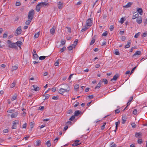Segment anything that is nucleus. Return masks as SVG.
Returning <instances> with one entry per match:
<instances>
[{
  "label": "nucleus",
  "mask_w": 147,
  "mask_h": 147,
  "mask_svg": "<svg viewBox=\"0 0 147 147\" xmlns=\"http://www.w3.org/2000/svg\"><path fill=\"white\" fill-rule=\"evenodd\" d=\"M95 42V40L94 38H92V39L91 41L90 42V45H93Z\"/></svg>",
  "instance_id": "f704fd0d"
},
{
  "label": "nucleus",
  "mask_w": 147,
  "mask_h": 147,
  "mask_svg": "<svg viewBox=\"0 0 147 147\" xmlns=\"http://www.w3.org/2000/svg\"><path fill=\"white\" fill-rule=\"evenodd\" d=\"M15 86V83H13L10 85V87L11 88L14 87Z\"/></svg>",
  "instance_id": "052dcab7"
},
{
  "label": "nucleus",
  "mask_w": 147,
  "mask_h": 147,
  "mask_svg": "<svg viewBox=\"0 0 147 147\" xmlns=\"http://www.w3.org/2000/svg\"><path fill=\"white\" fill-rule=\"evenodd\" d=\"M14 110H8L7 111V112L8 113H11L14 112Z\"/></svg>",
  "instance_id": "603ef678"
},
{
  "label": "nucleus",
  "mask_w": 147,
  "mask_h": 147,
  "mask_svg": "<svg viewBox=\"0 0 147 147\" xmlns=\"http://www.w3.org/2000/svg\"><path fill=\"white\" fill-rule=\"evenodd\" d=\"M27 123H25L23 125L22 128H26V127Z\"/></svg>",
  "instance_id": "4d7b16f0"
},
{
  "label": "nucleus",
  "mask_w": 147,
  "mask_h": 147,
  "mask_svg": "<svg viewBox=\"0 0 147 147\" xmlns=\"http://www.w3.org/2000/svg\"><path fill=\"white\" fill-rule=\"evenodd\" d=\"M140 32H138L137 33H136L135 35L134 36V37L136 38H137L140 35Z\"/></svg>",
  "instance_id": "79ce46f5"
},
{
  "label": "nucleus",
  "mask_w": 147,
  "mask_h": 147,
  "mask_svg": "<svg viewBox=\"0 0 147 147\" xmlns=\"http://www.w3.org/2000/svg\"><path fill=\"white\" fill-rule=\"evenodd\" d=\"M80 113V112L79 111H75L74 113L75 116H77L79 115Z\"/></svg>",
  "instance_id": "a878e982"
},
{
  "label": "nucleus",
  "mask_w": 147,
  "mask_h": 147,
  "mask_svg": "<svg viewBox=\"0 0 147 147\" xmlns=\"http://www.w3.org/2000/svg\"><path fill=\"white\" fill-rule=\"evenodd\" d=\"M50 95L48 94H46L43 95V97H45L44 99H47L49 97Z\"/></svg>",
  "instance_id": "7c9ffc66"
},
{
  "label": "nucleus",
  "mask_w": 147,
  "mask_h": 147,
  "mask_svg": "<svg viewBox=\"0 0 147 147\" xmlns=\"http://www.w3.org/2000/svg\"><path fill=\"white\" fill-rule=\"evenodd\" d=\"M32 20H27L26 22V25H29L31 22Z\"/></svg>",
  "instance_id": "4c0bfd02"
},
{
  "label": "nucleus",
  "mask_w": 147,
  "mask_h": 147,
  "mask_svg": "<svg viewBox=\"0 0 147 147\" xmlns=\"http://www.w3.org/2000/svg\"><path fill=\"white\" fill-rule=\"evenodd\" d=\"M16 33L17 35L20 34L22 32L21 27L20 26L18 27L16 30Z\"/></svg>",
  "instance_id": "6e6552de"
},
{
  "label": "nucleus",
  "mask_w": 147,
  "mask_h": 147,
  "mask_svg": "<svg viewBox=\"0 0 147 147\" xmlns=\"http://www.w3.org/2000/svg\"><path fill=\"white\" fill-rule=\"evenodd\" d=\"M119 109H117L115 111V113H118L120 112Z\"/></svg>",
  "instance_id": "680f3d73"
},
{
  "label": "nucleus",
  "mask_w": 147,
  "mask_h": 147,
  "mask_svg": "<svg viewBox=\"0 0 147 147\" xmlns=\"http://www.w3.org/2000/svg\"><path fill=\"white\" fill-rule=\"evenodd\" d=\"M92 24V20L91 18H89L87 20L86 25L89 27L91 26Z\"/></svg>",
  "instance_id": "39448f33"
},
{
  "label": "nucleus",
  "mask_w": 147,
  "mask_h": 147,
  "mask_svg": "<svg viewBox=\"0 0 147 147\" xmlns=\"http://www.w3.org/2000/svg\"><path fill=\"white\" fill-rule=\"evenodd\" d=\"M66 49V48L65 47H63L60 50L61 52H62L65 51Z\"/></svg>",
  "instance_id": "ea45409f"
},
{
  "label": "nucleus",
  "mask_w": 147,
  "mask_h": 147,
  "mask_svg": "<svg viewBox=\"0 0 147 147\" xmlns=\"http://www.w3.org/2000/svg\"><path fill=\"white\" fill-rule=\"evenodd\" d=\"M139 14L138 13H136L135 14H134L132 16V19H135L136 18H137L139 17Z\"/></svg>",
  "instance_id": "a211bd4d"
},
{
  "label": "nucleus",
  "mask_w": 147,
  "mask_h": 147,
  "mask_svg": "<svg viewBox=\"0 0 147 147\" xmlns=\"http://www.w3.org/2000/svg\"><path fill=\"white\" fill-rule=\"evenodd\" d=\"M17 95L16 94H14L13 95L11 99L13 101L16 100L17 97Z\"/></svg>",
  "instance_id": "2f4dec72"
},
{
  "label": "nucleus",
  "mask_w": 147,
  "mask_h": 147,
  "mask_svg": "<svg viewBox=\"0 0 147 147\" xmlns=\"http://www.w3.org/2000/svg\"><path fill=\"white\" fill-rule=\"evenodd\" d=\"M126 121V118L125 116L122 117V123L123 124H124Z\"/></svg>",
  "instance_id": "4be33fe9"
},
{
  "label": "nucleus",
  "mask_w": 147,
  "mask_h": 147,
  "mask_svg": "<svg viewBox=\"0 0 147 147\" xmlns=\"http://www.w3.org/2000/svg\"><path fill=\"white\" fill-rule=\"evenodd\" d=\"M110 147H117L116 144L114 142H112L110 144Z\"/></svg>",
  "instance_id": "393cba45"
},
{
  "label": "nucleus",
  "mask_w": 147,
  "mask_h": 147,
  "mask_svg": "<svg viewBox=\"0 0 147 147\" xmlns=\"http://www.w3.org/2000/svg\"><path fill=\"white\" fill-rule=\"evenodd\" d=\"M67 48L69 50V51L73 49V46L72 45H71V46H69Z\"/></svg>",
  "instance_id": "13d9d810"
},
{
  "label": "nucleus",
  "mask_w": 147,
  "mask_h": 147,
  "mask_svg": "<svg viewBox=\"0 0 147 147\" xmlns=\"http://www.w3.org/2000/svg\"><path fill=\"white\" fill-rule=\"evenodd\" d=\"M114 28V27L113 26L111 25V26L110 28V31H111L113 30Z\"/></svg>",
  "instance_id": "69168bd1"
},
{
  "label": "nucleus",
  "mask_w": 147,
  "mask_h": 147,
  "mask_svg": "<svg viewBox=\"0 0 147 147\" xmlns=\"http://www.w3.org/2000/svg\"><path fill=\"white\" fill-rule=\"evenodd\" d=\"M18 114V112H15L12 113L11 115V118H16L17 117Z\"/></svg>",
  "instance_id": "9b49d317"
},
{
  "label": "nucleus",
  "mask_w": 147,
  "mask_h": 147,
  "mask_svg": "<svg viewBox=\"0 0 147 147\" xmlns=\"http://www.w3.org/2000/svg\"><path fill=\"white\" fill-rule=\"evenodd\" d=\"M79 85L78 84H76L74 86L75 89L77 90L79 88Z\"/></svg>",
  "instance_id": "09e8293b"
},
{
  "label": "nucleus",
  "mask_w": 147,
  "mask_h": 147,
  "mask_svg": "<svg viewBox=\"0 0 147 147\" xmlns=\"http://www.w3.org/2000/svg\"><path fill=\"white\" fill-rule=\"evenodd\" d=\"M137 23L138 24L141 23L142 22V18L141 16L138 17L136 20Z\"/></svg>",
  "instance_id": "1a4fd4ad"
},
{
  "label": "nucleus",
  "mask_w": 147,
  "mask_h": 147,
  "mask_svg": "<svg viewBox=\"0 0 147 147\" xmlns=\"http://www.w3.org/2000/svg\"><path fill=\"white\" fill-rule=\"evenodd\" d=\"M132 4V3L129 2L126 5L123 6V7L126 8H127L131 6Z\"/></svg>",
  "instance_id": "dca6fc26"
},
{
  "label": "nucleus",
  "mask_w": 147,
  "mask_h": 147,
  "mask_svg": "<svg viewBox=\"0 0 147 147\" xmlns=\"http://www.w3.org/2000/svg\"><path fill=\"white\" fill-rule=\"evenodd\" d=\"M118 77V76L117 75H115L113 77V78L111 80V81L113 80H116Z\"/></svg>",
  "instance_id": "c85d7f7f"
},
{
  "label": "nucleus",
  "mask_w": 147,
  "mask_h": 147,
  "mask_svg": "<svg viewBox=\"0 0 147 147\" xmlns=\"http://www.w3.org/2000/svg\"><path fill=\"white\" fill-rule=\"evenodd\" d=\"M103 82H104L105 84H107L108 83V81L106 79L103 80Z\"/></svg>",
  "instance_id": "bf43d9fd"
},
{
  "label": "nucleus",
  "mask_w": 147,
  "mask_h": 147,
  "mask_svg": "<svg viewBox=\"0 0 147 147\" xmlns=\"http://www.w3.org/2000/svg\"><path fill=\"white\" fill-rule=\"evenodd\" d=\"M78 40V39H76L75 40L73 45L74 46V48L75 47V46L77 45Z\"/></svg>",
  "instance_id": "cd10ccee"
},
{
  "label": "nucleus",
  "mask_w": 147,
  "mask_h": 147,
  "mask_svg": "<svg viewBox=\"0 0 147 147\" xmlns=\"http://www.w3.org/2000/svg\"><path fill=\"white\" fill-rule=\"evenodd\" d=\"M45 58H46V56H40L39 57V59L40 60H42L44 59Z\"/></svg>",
  "instance_id": "e433bc0d"
},
{
  "label": "nucleus",
  "mask_w": 147,
  "mask_h": 147,
  "mask_svg": "<svg viewBox=\"0 0 147 147\" xmlns=\"http://www.w3.org/2000/svg\"><path fill=\"white\" fill-rule=\"evenodd\" d=\"M64 85L66 88H61L58 90V92L60 94H63L64 93L68 92L70 90L69 87L67 84Z\"/></svg>",
  "instance_id": "f257e3e1"
},
{
  "label": "nucleus",
  "mask_w": 147,
  "mask_h": 147,
  "mask_svg": "<svg viewBox=\"0 0 147 147\" xmlns=\"http://www.w3.org/2000/svg\"><path fill=\"white\" fill-rule=\"evenodd\" d=\"M59 64V61L58 60H57L56 61V62L55 63V66H58V65Z\"/></svg>",
  "instance_id": "e2e57ef3"
},
{
  "label": "nucleus",
  "mask_w": 147,
  "mask_h": 147,
  "mask_svg": "<svg viewBox=\"0 0 147 147\" xmlns=\"http://www.w3.org/2000/svg\"><path fill=\"white\" fill-rule=\"evenodd\" d=\"M20 3L19 1H17L16 3V6H20Z\"/></svg>",
  "instance_id": "6e6d98bb"
},
{
  "label": "nucleus",
  "mask_w": 147,
  "mask_h": 147,
  "mask_svg": "<svg viewBox=\"0 0 147 147\" xmlns=\"http://www.w3.org/2000/svg\"><path fill=\"white\" fill-rule=\"evenodd\" d=\"M19 121L18 120H16L13 122V125L12 127V129H16L17 124H19Z\"/></svg>",
  "instance_id": "0eeeda50"
},
{
  "label": "nucleus",
  "mask_w": 147,
  "mask_h": 147,
  "mask_svg": "<svg viewBox=\"0 0 147 147\" xmlns=\"http://www.w3.org/2000/svg\"><path fill=\"white\" fill-rule=\"evenodd\" d=\"M44 108L45 107L44 106H40L38 108V109L41 111H42L43 110Z\"/></svg>",
  "instance_id": "a19ab883"
},
{
  "label": "nucleus",
  "mask_w": 147,
  "mask_h": 147,
  "mask_svg": "<svg viewBox=\"0 0 147 147\" xmlns=\"http://www.w3.org/2000/svg\"><path fill=\"white\" fill-rule=\"evenodd\" d=\"M41 141L40 140H38L36 142V145L39 146L40 145Z\"/></svg>",
  "instance_id": "473e14b6"
},
{
  "label": "nucleus",
  "mask_w": 147,
  "mask_h": 147,
  "mask_svg": "<svg viewBox=\"0 0 147 147\" xmlns=\"http://www.w3.org/2000/svg\"><path fill=\"white\" fill-rule=\"evenodd\" d=\"M63 6V4L61 1L59 2L58 4V8L59 9H61Z\"/></svg>",
  "instance_id": "4468645a"
},
{
  "label": "nucleus",
  "mask_w": 147,
  "mask_h": 147,
  "mask_svg": "<svg viewBox=\"0 0 147 147\" xmlns=\"http://www.w3.org/2000/svg\"><path fill=\"white\" fill-rule=\"evenodd\" d=\"M133 99V97H131L130 98V100H129L128 101V102H127V106L129 105L131 103V102L132 101Z\"/></svg>",
  "instance_id": "c756f323"
},
{
  "label": "nucleus",
  "mask_w": 147,
  "mask_h": 147,
  "mask_svg": "<svg viewBox=\"0 0 147 147\" xmlns=\"http://www.w3.org/2000/svg\"><path fill=\"white\" fill-rule=\"evenodd\" d=\"M142 134L141 133H136L135 134V136L136 138H139L140 136H142Z\"/></svg>",
  "instance_id": "5701e85b"
},
{
  "label": "nucleus",
  "mask_w": 147,
  "mask_h": 147,
  "mask_svg": "<svg viewBox=\"0 0 147 147\" xmlns=\"http://www.w3.org/2000/svg\"><path fill=\"white\" fill-rule=\"evenodd\" d=\"M137 11L138 12L139 14L142 15L143 14V11L141 8L138 7L136 9Z\"/></svg>",
  "instance_id": "f8f14e48"
},
{
  "label": "nucleus",
  "mask_w": 147,
  "mask_h": 147,
  "mask_svg": "<svg viewBox=\"0 0 147 147\" xmlns=\"http://www.w3.org/2000/svg\"><path fill=\"white\" fill-rule=\"evenodd\" d=\"M3 132L4 133H6L8 132V130L7 129H5L3 130Z\"/></svg>",
  "instance_id": "864d4df0"
},
{
  "label": "nucleus",
  "mask_w": 147,
  "mask_h": 147,
  "mask_svg": "<svg viewBox=\"0 0 147 147\" xmlns=\"http://www.w3.org/2000/svg\"><path fill=\"white\" fill-rule=\"evenodd\" d=\"M46 144L47 145V146L50 147L51 146V143L49 140L46 143Z\"/></svg>",
  "instance_id": "bb28decb"
},
{
  "label": "nucleus",
  "mask_w": 147,
  "mask_h": 147,
  "mask_svg": "<svg viewBox=\"0 0 147 147\" xmlns=\"http://www.w3.org/2000/svg\"><path fill=\"white\" fill-rule=\"evenodd\" d=\"M101 85V82L100 81L97 84V86L95 87V88L96 89L98 88V89L100 87Z\"/></svg>",
  "instance_id": "aec40b11"
},
{
  "label": "nucleus",
  "mask_w": 147,
  "mask_h": 147,
  "mask_svg": "<svg viewBox=\"0 0 147 147\" xmlns=\"http://www.w3.org/2000/svg\"><path fill=\"white\" fill-rule=\"evenodd\" d=\"M119 124V122H117L115 123V125H116V126H115V128H116V129L115 130V131H116V130L117 129V126H118V125Z\"/></svg>",
  "instance_id": "c9c22d12"
},
{
  "label": "nucleus",
  "mask_w": 147,
  "mask_h": 147,
  "mask_svg": "<svg viewBox=\"0 0 147 147\" xmlns=\"http://www.w3.org/2000/svg\"><path fill=\"white\" fill-rule=\"evenodd\" d=\"M34 13V11L33 9H32L29 11L28 16V18L29 20H32L33 18Z\"/></svg>",
  "instance_id": "7ed1b4c3"
},
{
  "label": "nucleus",
  "mask_w": 147,
  "mask_h": 147,
  "mask_svg": "<svg viewBox=\"0 0 147 147\" xmlns=\"http://www.w3.org/2000/svg\"><path fill=\"white\" fill-rule=\"evenodd\" d=\"M138 142L139 144H141L142 143V140L141 139H139L138 140Z\"/></svg>",
  "instance_id": "c03bdc74"
},
{
  "label": "nucleus",
  "mask_w": 147,
  "mask_h": 147,
  "mask_svg": "<svg viewBox=\"0 0 147 147\" xmlns=\"http://www.w3.org/2000/svg\"><path fill=\"white\" fill-rule=\"evenodd\" d=\"M75 118V117L74 115L72 116L70 118H69V120L70 121H73V120Z\"/></svg>",
  "instance_id": "49530a36"
},
{
  "label": "nucleus",
  "mask_w": 147,
  "mask_h": 147,
  "mask_svg": "<svg viewBox=\"0 0 147 147\" xmlns=\"http://www.w3.org/2000/svg\"><path fill=\"white\" fill-rule=\"evenodd\" d=\"M131 40H129L127 42V44L125 45V48H128L130 47L131 44Z\"/></svg>",
  "instance_id": "9d476101"
},
{
  "label": "nucleus",
  "mask_w": 147,
  "mask_h": 147,
  "mask_svg": "<svg viewBox=\"0 0 147 147\" xmlns=\"http://www.w3.org/2000/svg\"><path fill=\"white\" fill-rule=\"evenodd\" d=\"M55 28L54 26H53L51 29L50 30V32L53 35L54 34L55 32Z\"/></svg>",
  "instance_id": "f3484780"
},
{
  "label": "nucleus",
  "mask_w": 147,
  "mask_h": 147,
  "mask_svg": "<svg viewBox=\"0 0 147 147\" xmlns=\"http://www.w3.org/2000/svg\"><path fill=\"white\" fill-rule=\"evenodd\" d=\"M119 22L121 24H122L124 22V19L123 18H121Z\"/></svg>",
  "instance_id": "8fccbe9b"
},
{
  "label": "nucleus",
  "mask_w": 147,
  "mask_h": 147,
  "mask_svg": "<svg viewBox=\"0 0 147 147\" xmlns=\"http://www.w3.org/2000/svg\"><path fill=\"white\" fill-rule=\"evenodd\" d=\"M136 67L137 66H136V67H135L133 68L132 69L131 71L130 74H131L132 73H133L135 69L136 68Z\"/></svg>",
  "instance_id": "0e129e2a"
},
{
  "label": "nucleus",
  "mask_w": 147,
  "mask_h": 147,
  "mask_svg": "<svg viewBox=\"0 0 147 147\" xmlns=\"http://www.w3.org/2000/svg\"><path fill=\"white\" fill-rule=\"evenodd\" d=\"M141 52L140 51H137L133 55V57L135 59H137L139 57V55L140 54Z\"/></svg>",
  "instance_id": "423d86ee"
},
{
  "label": "nucleus",
  "mask_w": 147,
  "mask_h": 147,
  "mask_svg": "<svg viewBox=\"0 0 147 147\" xmlns=\"http://www.w3.org/2000/svg\"><path fill=\"white\" fill-rule=\"evenodd\" d=\"M32 87L33 88V90L35 91H37L39 90V88L36 85H33Z\"/></svg>",
  "instance_id": "2eb2a0df"
},
{
  "label": "nucleus",
  "mask_w": 147,
  "mask_h": 147,
  "mask_svg": "<svg viewBox=\"0 0 147 147\" xmlns=\"http://www.w3.org/2000/svg\"><path fill=\"white\" fill-rule=\"evenodd\" d=\"M107 31H105L102 34V36H106L107 35Z\"/></svg>",
  "instance_id": "5fc2aeb1"
},
{
  "label": "nucleus",
  "mask_w": 147,
  "mask_h": 147,
  "mask_svg": "<svg viewBox=\"0 0 147 147\" xmlns=\"http://www.w3.org/2000/svg\"><path fill=\"white\" fill-rule=\"evenodd\" d=\"M106 41L105 40H104V41L102 42V45L103 46L105 45L106 44Z\"/></svg>",
  "instance_id": "774afa93"
},
{
  "label": "nucleus",
  "mask_w": 147,
  "mask_h": 147,
  "mask_svg": "<svg viewBox=\"0 0 147 147\" xmlns=\"http://www.w3.org/2000/svg\"><path fill=\"white\" fill-rule=\"evenodd\" d=\"M7 34L6 33H4L3 35V38H6L7 37Z\"/></svg>",
  "instance_id": "338daca9"
},
{
  "label": "nucleus",
  "mask_w": 147,
  "mask_h": 147,
  "mask_svg": "<svg viewBox=\"0 0 147 147\" xmlns=\"http://www.w3.org/2000/svg\"><path fill=\"white\" fill-rule=\"evenodd\" d=\"M7 43L8 45V47H9L14 48H15L16 47V43H12L11 41L9 40H7Z\"/></svg>",
  "instance_id": "20e7f679"
},
{
  "label": "nucleus",
  "mask_w": 147,
  "mask_h": 147,
  "mask_svg": "<svg viewBox=\"0 0 147 147\" xmlns=\"http://www.w3.org/2000/svg\"><path fill=\"white\" fill-rule=\"evenodd\" d=\"M18 68V65H16L14 66H13L12 68V70L13 71L14 70H16Z\"/></svg>",
  "instance_id": "6ab92c4d"
},
{
  "label": "nucleus",
  "mask_w": 147,
  "mask_h": 147,
  "mask_svg": "<svg viewBox=\"0 0 147 147\" xmlns=\"http://www.w3.org/2000/svg\"><path fill=\"white\" fill-rule=\"evenodd\" d=\"M65 42V41L64 40H61V44L62 45H64Z\"/></svg>",
  "instance_id": "a18cd8bd"
},
{
  "label": "nucleus",
  "mask_w": 147,
  "mask_h": 147,
  "mask_svg": "<svg viewBox=\"0 0 147 147\" xmlns=\"http://www.w3.org/2000/svg\"><path fill=\"white\" fill-rule=\"evenodd\" d=\"M48 5H49V4L46 2H42L40 3L36 6V10L37 12H39L41 7Z\"/></svg>",
  "instance_id": "f03ea898"
},
{
  "label": "nucleus",
  "mask_w": 147,
  "mask_h": 147,
  "mask_svg": "<svg viewBox=\"0 0 147 147\" xmlns=\"http://www.w3.org/2000/svg\"><path fill=\"white\" fill-rule=\"evenodd\" d=\"M39 35V32H38L36 33H35L34 36V38H37L38 37Z\"/></svg>",
  "instance_id": "72a5a7b5"
},
{
  "label": "nucleus",
  "mask_w": 147,
  "mask_h": 147,
  "mask_svg": "<svg viewBox=\"0 0 147 147\" xmlns=\"http://www.w3.org/2000/svg\"><path fill=\"white\" fill-rule=\"evenodd\" d=\"M121 40H122L123 41H124V40H125L126 39V38L125 36H122L121 37Z\"/></svg>",
  "instance_id": "3c124183"
},
{
  "label": "nucleus",
  "mask_w": 147,
  "mask_h": 147,
  "mask_svg": "<svg viewBox=\"0 0 147 147\" xmlns=\"http://www.w3.org/2000/svg\"><path fill=\"white\" fill-rule=\"evenodd\" d=\"M33 58L35 60H37L38 58V56L36 53L33 54Z\"/></svg>",
  "instance_id": "b1692460"
},
{
  "label": "nucleus",
  "mask_w": 147,
  "mask_h": 147,
  "mask_svg": "<svg viewBox=\"0 0 147 147\" xmlns=\"http://www.w3.org/2000/svg\"><path fill=\"white\" fill-rule=\"evenodd\" d=\"M131 125L132 127L133 128H135L136 127V124L135 123H132L131 124Z\"/></svg>",
  "instance_id": "37998d69"
},
{
  "label": "nucleus",
  "mask_w": 147,
  "mask_h": 147,
  "mask_svg": "<svg viewBox=\"0 0 147 147\" xmlns=\"http://www.w3.org/2000/svg\"><path fill=\"white\" fill-rule=\"evenodd\" d=\"M89 28V27L86 24L83 27L82 29L81 30V31L84 32L85 31L87 30Z\"/></svg>",
  "instance_id": "ddd939ff"
},
{
  "label": "nucleus",
  "mask_w": 147,
  "mask_h": 147,
  "mask_svg": "<svg viewBox=\"0 0 147 147\" xmlns=\"http://www.w3.org/2000/svg\"><path fill=\"white\" fill-rule=\"evenodd\" d=\"M115 54L116 55H119L120 54L119 53V52L117 49H116L115 51Z\"/></svg>",
  "instance_id": "58836bf2"
},
{
  "label": "nucleus",
  "mask_w": 147,
  "mask_h": 147,
  "mask_svg": "<svg viewBox=\"0 0 147 147\" xmlns=\"http://www.w3.org/2000/svg\"><path fill=\"white\" fill-rule=\"evenodd\" d=\"M137 109H134V110L133 111V113L134 114L136 115L137 114Z\"/></svg>",
  "instance_id": "de8ad7c7"
},
{
  "label": "nucleus",
  "mask_w": 147,
  "mask_h": 147,
  "mask_svg": "<svg viewBox=\"0 0 147 147\" xmlns=\"http://www.w3.org/2000/svg\"><path fill=\"white\" fill-rule=\"evenodd\" d=\"M16 45H17L19 47L21 48V45L22 44V42L20 41H18L16 43Z\"/></svg>",
  "instance_id": "412c9836"
}]
</instances>
